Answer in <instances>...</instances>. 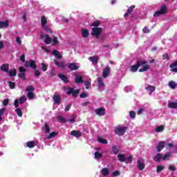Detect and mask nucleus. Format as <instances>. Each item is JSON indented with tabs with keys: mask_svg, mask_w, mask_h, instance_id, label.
<instances>
[{
	"mask_svg": "<svg viewBox=\"0 0 177 177\" xmlns=\"http://www.w3.org/2000/svg\"><path fill=\"white\" fill-rule=\"evenodd\" d=\"M41 38H44V44H46V45H50V44L52 45H57V44H59L57 37H54L53 39H52L48 35H41Z\"/></svg>",
	"mask_w": 177,
	"mask_h": 177,
	"instance_id": "1",
	"label": "nucleus"
},
{
	"mask_svg": "<svg viewBox=\"0 0 177 177\" xmlns=\"http://www.w3.org/2000/svg\"><path fill=\"white\" fill-rule=\"evenodd\" d=\"M138 66L139 67H142L138 70L139 73L147 71V70L150 68V65L147 64V62L146 60H139Z\"/></svg>",
	"mask_w": 177,
	"mask_h": 177,
	"instance_id": "2",
	"label": "nucleus"
},
{
	"mask_svg": "<svg viewBox=\"0 0 177 177\" xmlns=\"http://www.w3.org/2000/svg\"><path fill=\"white\" fill-rule=\"evenodd\" d=\"M64 91L68 95H71L73 97H77V95L80 93V90H74V88L71 87H65L64 88Z\"/></svg>",
	"mask_w": 177,
	"mask_h": 177,
	"instance_id": "3",
	"label": "nucleus"
},
{
	"mask_svg": "<svg viewBox=\"0 0 177 177\" xmlns=\"http://www.w3.org/2000/svg\"><path fill=\"white\" fill-rule=\"evenodd\" d=\"M97 88L100 92H103L104 88H106V84H104V81L102 77L97 78Z\"/></svg>",
	"mask_w": 177,
	"mask_h": 177,
	"instance_id": "4",
	"label": "nucleus"
},
{
	"mask_svg": "<svg viewBox=\"0 0 177 177\" xmlns=\"http://www.w3.org/2000/svg\"><path fill=\"white\" fill-rule=\"evenodd\" d=\"M41 22V26L44 28V30H46L47 32H52V30L49 28V27L46 26V24L48 23V20L46 19V17H42Z\"/></svg>",
	"mask_w": 177,
	"mask_h": 177,
	"instance_id": "5",
	"label": "nucleus"
},
{
	"mask_svg": "<svg viewBox=\"0 0 177 177\" xmlns=\"http://www.w3.org/2000/svg\"><path fill=\"white\" fill-rule=\"evenodd\" d=\"M125 132H127V127H119L115 129V133L120 136H122Z\"/></svg>",
	"mask_w": 177,
	"mask_h": 177,
	"instance_id": "6",
	"label": "nucleus"
},
{
	"mask_svg": "<svg viewBox=\"0 0 177 177\" xmlns=\"http://www.w3.org/2000/svg\"><path fill=\"white\" fill-rule=\"evenodd\" d=\"M167 12V6H162L160 8V10L158 11H156L153 17H158V16H161V15H165V13Z\"/></svg>",
	"mask_w": 177,
	"mask_h": 177,
	"instance_id": "7",
	"label": "nucleus"
},
{
	"mask_svg": "<svg viewBox=\"0 0 177 177\" xmlns=\"http://www.w3.org/2000/svg\"><path fill=\"white\" fill-rule=\"evenodd\" d=\"M102 34V28H93L91 30V35L93 37H99Z\"/></svg>",
	"mask_w": 177,
	"mask_h": 177,
	"instance_id": "8",
	"label": "nucleus"
},
{
	"mask_svg": "<svg viewBox=\"0 0 177 177\" xmlns=\"http://www.w3.org/2000/svg\"><path fill=\"white\" fill-rule=\"evenodd\" d=\"M110 71H111V69L110 68V66H106L102 71V77L104 78H107L109 75H110Z\"/></svg>",
	"mask_w": 177,
	"mask_h": 177,
	"instance_id": "9",
	"label": "nucleus"
},
{
	"mask_svg": "<svg viewBox=\"0 0 177 177\" xmlns=\"http://www.w3.org/2000/svg\"><path fill=\"white\" fill-rule=\"evenodd\" d=\"M137 167L140 171L145 169V160L140 158L137 162Z\"/></svg>",
	"mask_w": 177,
	"mask_h": 177,
	"instance_id": "10",
	"label": "nucleus"
},
{
	"mask_svg": "<svg viewBox=\"0 0 177 177\" xmlns=\"http://www.w3.org/2000/svg\"><path fill=\"white\" fill-rule=\"evenodd\" d=\"M25 67H31V68H37V66H35V61L30 60L28 62H25Z\"/></svg>",
	"mask_w": 177,
	"mask_h": 177,
	"instance_id": "11",
	"label": "nucleus"
},
{
	"mask_svg": "<svg viewBox=\"0 0 177 177\" xmlns=\"http://www.w3.org/2000/svg\"><path fill=\"white\" fill-rule=\"evenodd\" d=\"M20 73L18 75L21 80H26V68L23 67L19 68Z\"/></svg>",
	"mask_w": 177,
	"mask_h": 177,
	"instance_id": "12",
	"label": "nucleus"
},
{
	"mask_svg": "<svg viewBox=\"0 0 177 177\" xmlns=\"http://www.w3.org/2000/svg\"><path fill=\"white\" fill-rule=\"evenodd\" d=\"M146 91L148 92L149 95H151L153 92L156 91V86L152 85H148L146 87Z\"/></svg>",
	"mask_w": 177,
	"mask_h": 177,
	"instance_id": "13",
	"label": "nucleus"
},
{
	"mask_svg": "<svg viewBox=\"0 0 177 177\" xmlns=\"http://www.w3.org/2000/svg\"><path fill=\"white\" fill-rule=\"evenodd\" d=\"M68 68H70L71 71H73L74 70H78V68H80V66L77 63H71L68 65Z\"/></svg>",
	"mask_w": 177,
	"mask_h": 177,
	"instance_id": "14",
	"label": "nucleus"
},
{
	"mask_svg": "<svg viewBox=\"0 0 177 177\" xmlns=\"http://www.w3.org/2000/svg\"><path fill=\"white\" fill-rule=\"evenodd\" d=\"M168 149L171 151L173 149V153H177V147L176 145H174L172 143L167 144L166 145Z\"/></svg>",
	"mask_w": 177,
	"mask_h": 177,
	"instance_id": "15",
	"label": "nucleus"
},
{
	"mask_svg": "<svg viewBox=\"0 0 177 177\" xmlns=\"http://www.w3.org/2000/svg\"><path fill=\"white\" fill-rule=\"evenodd\" d=\"M95 113L97 115H104V114H106V112L104 111V109L103 108H100V109H97L95 110Z\"/></svg>",
	"mask_w": 177,
	"mask_h": 177,
	"instance_id": "16",
	"label": "nucleus"
},
{
	"mask_svg": "<svg viewBox=\"0 0 177 177\" xmlns=\"http://www.w3.org/2000/svg\"><path fill=\"white\" fill-rule=\"evenodd\" d=\"M88 60H90V62H92L93 64H97V62H99V57L97 56L90 57L88 58Z\"/></svg>",
	"mask_w": 177,
	"mask_h": 177,
	"instance_id": "17",
	"label": "nucleus"
},
{
	"mask_svg": "<svg viewBox=\"0 0 177 177\" xmlns=\"http://www.w3.org/2000/svg\"><path fill=\"white\" fill-rule=\"evenodd\" d=\"M59 133L57 132H52L48 135H46L45 138L43 139V140H45L46 139H52V138H55V136H57Z\"/></svg>",
	"mask_w": 177,
	"mask_h": 177,
	"instance_id": "18",
	"label": "nucleus"
},
{
	"mask_svg": "<svg viewBox=\"0 0 177 177\" xmlns=\"http://www.w3.org/2000/svg\"><path fill=\"white\" fill-rule=\"evenodd\" d=\"M38 145V142L35 141H29L26 142L27 147H29V149H32V147H35Z\"/></svg>",
	"mask_w": 177,
	"mask_h": 177,
	"instance_id": "19",
	"label": "nucleus"
},
{
	"mask_svg": "<svg viewBox=\"0 0 177 177\" xmlns=\"http://www.w3.org/2000/svg\"><path fill=\"white\" fill-rule=\"evenodd\" d=\"M70 135H71L72 136H75V138H81L82 134L81 133V132L77 130H74L70 133Z\"/></svg>",
	"mask_w": 177,
	"mask_h": 177,
	"instance_id": "20",
	"label": "nucleus"
},
{
	"mask_svg": "<svg viewBox=\"0 0 177 177\" xmlns=\"http://www.w3.org/2000/svg\"><path fill=\"white\" fill-rule=\"evenodd\" d=\"M0 70L1 71H4V73H9V64H3Z\"/></svg>",
	"mask_w": 177,
	"mask_h": 177,
	"instance_id": "21",
	"label": "nucleus"
},
{
	"mask_svg": "<svg viewBox=\"0 0 177 177\" xmlns=\"http://www.w3.org/2000/svg\"><path fill=\"white\" fill-rule=\"evenodd\" d=\"M43 131L46 135H48V133H50V127H49V125L47 124V123L44 124V127H43Z\"/></svg>",
	"mask_w": 177,
	"mask_h": 177,
	"instance_id": "22",
	"label": "nucleus"
},
{
	"mask_svg": "<svg viewBox=\"0 0 177 177\" xmlns=\"http://www.w3.org/2000/svg\"><path fill=\"white\" fill-rule=\"evenodd\" d=\"M101 174L102 176H109V175L110 174V171H109V168L105 167L101 170Z\"/></svg>",
	"mask_w": 177,
	"mask_h": 177,
	"instance_id": "23",
	"label": "nucleus"
},
{
	"mask_svg": "<svg viewBox=\"0 0 177 177\" xmlns=\"http://www.w3.org/2000/svg\"><path fill=\"white\" fill-rule=\"evenodd\" d=\"M167 107L169 109H177V102H168Z\"/></svg>",
	"mask_w": 177,
	"mask_h": 177,
	"instance_id": "24",
	"label": "nucleus"
},
{
	"mask_svg": "<svg viewBox=\"0 0 177 177\" xmlns=\"http://www.w3.org/2000/svg\"><path fill=\"white\" fill-rule=\"evenodd\" d=\"M153 161H156V162H160L161 160H162V154L158 153L156 156L153 157Z\"/></svg>",
	"mask_w": 177,
	"mask_h": 177,
	"instance_id": "25",
	"label": "nucleus"
},
{
	"mask_svg": "<svg viewBox=\"0 0 177 177\" xmlns=\"http://www.w3.org/2000/svg\"><path fill=\"white\" fill-rule=\"evenodd\" d=\"M165 146V142H159L158 145L156 147L158 151L160 153V151H161V150L163 149Z\"/></svg>",
	"mask_w": 177,
	"mask_h": 177,
	"instance_id": "26",
	"label": "nucleus"
},
{
	"mask_svg": "<svg viewBox=\"0 0 177 177\" xmlns=\"http://www.w3.org/2000/svg\"><path fill=\"white\" fill-rule=\"evenodd\" d=\"M134 8H135V6H131L129 7L127 9V12L124 14V17H127V16H129V15H131V12H133Z\"/></svg>",
	"mask_w": 177,
	"mask_h": 177,
	"instance_id": "27",
	"label": "nucleus"
},
{
	"mask_svg": "<svg viewBox=\"0 0 177 177\" xmlns=\"http://www.w3.org/2000/svg\"><path fill=\"white\" fill-rule=\"evenodd\" d=\"M138 68H139V62H137L136 65L131 66L130 71L131 73H136V71H138Z\"/></svg>",
	"mask_w": 177,
	"mask_h": 177,
	"instance_id": "28",
	"label": "nucleus"
},
{
	"mask_svg": "<svg viewBox=\"0 0 177 177\" xmlns=\"http://www.w3.org/2000/svg\"><path fill=\"white\" fill-rule=\"evenodd\" d=\"M55 66H57L58 67H60L61 68H64L66 67V65L64 64V62H58L56 61V59H54Z\"/></svg>",
	"mask_w": 177,
	"mask_h": 177,
	"instance_id": "29",
	"label": "nucleus"
},
{
	"mask_svg": "<svg viewBox=\"0 0 177 177\" xmlns=\"http://www.w3.org/2000/svg\"><path fill=\"white\" fill-rule=\"evenodd\" d=\"M7 27H9V23L8 21H0V28H7Z\"/></svg>",
	"mask_w": 177,
	"mask_h": 177,
	"instance_id": "30",
	"label": "nucleus"
},
{
	"mask_svg": "<svg viewBox=\"0 0 177 177\" xmlns=\"http://www.w3.org/2000/svg\"><path fill=\"white\" fill-rule=\"evenodd\" d=\"M118 158L121 162H125V161H127V158L124 154H119Z\"/></svg>",
	"mask_w": 177,
	"mask_h": 177,
	"instance_id": "31",
	"label": "nucleus"
},
{
	"mask_svg": "<svg viewBox=\"0 0 177 177\" xmlns=\"http://www.w3.org/2000/svg\"><path fill=\"white\" fill-rule=\"evenodd\" d=\"M82 34L83 38H87V37L89 35V32L86 29H82Z\"/></svg>",
	"mask_w": 177,
	"mask_h": 177,
	"instance_id": "32",
	"label": "nucleus"
},
{
	"mask_svg": "<svg viewBox=\"0 0 177 177\" xmlns=\"http://www.w3.org/2000/svg\"><path fill=\"white\" fill-rule=\"evenodd\" d=\"M53 55L57 58V59H62V55H60V53L56 50H55L53 52Z\"/></svg>",
	"mask_w": 177,
	"mask_h": 177,
	"instance_id": "33",
	"label": "nucleus"
},
{
	"mask_svg": "<svg viewBox=\"0 0 177 177\" xmlns=\"http://www.w3.org/2000/svg\"><path fill=\"white\" fill-rule=\"evenodd\" d=\"M53 98L55 103H57V104H60V95H54Z\"/></svg>",
	"mask_w": 177,
	"mask_h": 177,
	"instance_id": "34",
	"label": "nucleus"
},
{
	"mask_svg": "<svg viewBox=\"0 0 177 177\" xmlns=\"http://www.w3.org/2000/svg\"><path fill=\"white\" fill-rule=\"evenodd\" d=\"M97 141L99 143H102V145H107V140L102 138V137H98Z\"/></svg>",
	"mask_w": 177,
	"mask_h": 177,
	"instance_id": "35",
	"label": "nucleus"
},
{
	"mask_svg": "<svg viewBox=\"0 0 177 177\" xmlns=\"http://www.w3.org/2000/svg\"><path fill=\"white\" fill-rule=\"evenodd\" d=\"M169 157H171V153H167L165 156L162 155V160L167 161V160H169Z\"/></svg>",
	"mask_w": 177,
	"mask_h": 177,
	"instance_id": "36",
	"label": "nucleus"
},
{
	"mask_svg": "<svg viewBox=\"0 0 177 177\" xmlns=\"http://www.w3.org/2000/svg\"><path fill=\"white\" fill-rule=\"evenodd\" d=\"M102 156L103 155L102 154V153H100L99 151H96L94 153V156H95V160H100V158H102Z\"/></svg>",
	"mask_w": 177,
	"mask_h": 177,
	"instance_id": "37",
	"label": "nucleus"
},
{
	"mask_svg": "<svg viewBox=\"0 0 177 177\" xmlns=\"http://www.w3.org/2000/svg\"><path fill=\"white\" fill-rule=\"evenodd\" d=\"M8 73L9 74L10 77H16V74H17V72L16 71V69H13L8 71Z\"/></svg>",
	"mask_w": 177,
	"mask_h": 177,
	"instance_id": "38",
	"label": "nucleus"
},
{
	"mask_svg": "<svg viewBox=\"0 0 177 177\" xmlns=\"http://www.w3.org/2000/svg\"><path fill=\"white\" fill-rule=\"evenodd\" d=\"M169 86L171 88V89H175V88H176L177 84L175 82L171 81L169 83Z\"/></svg>",
	"mask_w": 177,
	"mask_h": 177,
	"instance_id": "39",
	"label": "nucleus"
},
{
	"mask_svg": "<svg viewBox=\"0 0 177 177\" xmlns=\"http://www.w3.org/2000/svg\"><path fill=\"white\" fill-rule=\"evenodd\" d=\"M75 81L76 84H81V83H82V78L81 77H80L79 75H76V77L75 78Z\"/></svg>",
	"mask_w": 177,
	"mask_h": 177,
	"instance_id": "40",
	"label": "nucleus"
},
{
	"mask_svg": "<svg viewBox=\"0 0 177 177\" xmlns=\"http://www.w3.org/2000/svg\"><path fill=\"white\" fill-rule=\"evenodd\" d=\"M59 78H60L61 80H62V81H64V82H68V80H67V77L64 75H62V74H59L58 75Z\"/></svg>",
	"mask_w": 177,
	"mask_h": 177,
	"instance_id": "41",
	"label": "nucleus"
},
{
	"mask_svg": "<svg viewBox=\"0 0 177 177\" xmlns=\"http://www.w3.org/2000/svg\"><path fill=\"white\" fill-rule=\"evenodd\" d=\"M86 89H88L91 86V79H87L85 82Z\"/></svg>",
	"mask_w": 177,
	"mask_h": 177,
	"instance_id": "42",
	"label": "nucleus"
},
{
	"mask_svg": "<svg viewBox=\"0 0 177 177\" xmlns=\"http://www.w3.org/2000/svg\"><path fill=\"white\" fill-rule=\"evenodd\" d=\"M26 100H27V97L24 95L21 97L19 99V104H23V103H24V102H26Z\"/></svg>",
	"mask_w": 177,
	"mask_h": 177,
	"instance_id": "43",
	"label": "nucleus"
},
{
	"mask_svg": "<svg viewBox=\"0 0 177 177\" xmlns=\"http://www.w3.org/2000/svg\"><path fill=\"white\" fill-rule=\"evenodd\" d=\"M15 112L17 113V115H19V117L23 116V112L21 111V109H20L19 108H17L15 110Z\"/></svg>",
	"mask_w": 177,
	"mask_h": 177,
	"instance_id": "44",
	"label": "nucleus"
},
{
	"mask_svg": "<svg viewBox=\"0 0 177 177\" xmlns=\"http://www.w3.org/2000/svg\"><path fill=\"white\" fill-rule=\"evenodd\" d=\"M34 97H35V95H34V93H32V92L28 93V98L30 100H31L32 99H34Z\"/></svg>",
	"mask_w": 177,
	"mask_h": 177,
	"instance_id": "45",
	"label": "nucleus"
},
{
	"mask_svg": "<svg viewBox=\"0 0 177 177\" xmlns=\"http://www.w3.org/2000/svg\"><path fill=\"white\" fill-rule=\"evenodd\" d=\"M164 131V127L163 126H159L156 127V132H162Z\"/></svg>",
	"mask_w": 177,
	"mask_h": 177,
	"instance_id": "46",
	"label": "nucleus"
},
{
	"mask_svg": "<svg viewBox=\"0 0 177 177\" xmlns=\"http://www.w3.org/2000/svg\"><path fill=\"white\" fill-rule=\"evenodd\" d=\"M8 84L10 89H15V86H16V84H15V82H8Z\"/></svg>",
	"mask_w": 177,
	"mask_h": 177,
	"instance_id": "47",
	"label": "nucleus"
},
{
	"mask_svg": "<svg viewBox=\"0 0 177 177\" xmlns=\"http://www.w3.org/2000/svg\"><path fill=\"white\" fill-rule=\"evenodd\" d=\"M100 25V21H94V22L92 24V26H93V27H94V28H97V27H99Z\"/></svg>",
	"mask_w": 177,
	"mask_h": 177,
	"instance_id": "48",
	"label": "nucleus"
},
{
	"mask_svg": "<svg viewBox=\"0 0 177 177\" xmlns=\"http://www.w3.org/2000/svg\"><path fill=\"white\" fill-rule=\"evenodd\" d=\"M35 91V88L32 86H28L27 88H26V91L27 92H34Z\"/></svg>",
	"mask_w": 177,
	"mask_h": 177,
	"instance_id": "49",
	"label": "nucleus"
},
{
	"mask_svg": "<svg viewBox=\"0 0 177 177\" xmlns=\"http://www.w3.org/2000/svg\"><path fill=\"white\" fill-rule=\"evenodd\" d=\"M142 31L144 32V34H148V32H150V29H149V28H147V26H145L143 29Z\"/></svg>",
	"mask_w": 177,
	"mask_h": 177,
	"instance_id": "50",
	"label": "nucleus"
},
{
	"mask_svg": "<svg viewBox=\"0 0 177 177\" xmlns=\"http://www.w3.org/2000/svg\"><path fill=\"white\" fill-rule=\"evenodd\" d=\"M162 169H164V166L159 165L157 167L156 171H157V172H161V171H162Z\"/></svg>",
	"mask_w": 177,
	"mask_h": 177,
	"instance_id": "51",
	"label": "nucleus"
},
{
	"mask_svg": "<svg viewBox=\"0 0 177 177\" xmlns=\"http://www.w3.org/2000/svg\"><path fill=\"white\" fill-rule=\"evenodd\" d=\"M129 115L131 118H135V117H136V113L134 111H131L129 112Z\"/></svg>",
	"mask_w": 177,
	"mask_h": 177,
	"instance_id": "52",
	"label": "nucleus"
},
{
	"mask_svg": "<svg viewBox=\"0 0 177 177\" xmlns=\"http://www.w3.org/2000/svg\"><path fill=\"white\" fill-rule=\"evenodd\" d=\"M41 66H42L41 70H42L43 71H46V70H48V66H46V64L42 63V64H41Z\"/></svg>",
	"mask_w": 177,
	"mask_h": 177,
	"instance_id": "53",
	"label": "nucleus"
},
{
	"mask_svg": "<svg viewBox=\"0 0 177 177\" xmlns=\"http://www.w3.org/2000/svg\"><path fill=\"white\" fill-rule=\"evenodd\" d=\"M113 151L114 154H118V149L116 146H113Z\"/></svg>",
	"mask_w": 177,
	"mask_h": 177,
	"instance_id": "54",
	"label": "nucleus"
},
{
	"mask_svg": "<svg viewBox=\"0 0 177 177\" xmlns=\"http://www.w3.org/2000/svg\"><path fill=\"white\" fill-rule=\"evenodd\" d=\"M72 104L69 103L66 107H65V111H69L70 109H71Z\"/></svg>",
	"mask_w": 177,
	"mask_h": 177,
	"instance_id": "55",
	"label": "nucleus"
},
{
	"mask_svg": "<svg viewBox=\"0 0 177 177\" xmlns=\"http://www.w3.org/2000/svg\"><path fill=\"white\" fill-rule=\"evenodd\" d=\"M162 59H163V60H169V56L168 55L167 53L164 54V55H162Z\"/></svg>",
	"mask_w": 177,
	"mask_h": 177,
	"instance_id": "56",
	"label": "nucleus"
},
{
	"mask_svg": "<svg viewBox=\"0 0 177 177\" xmlns=\"http://www.w3.org/2000/svg\"><path fill=\"white\" fill-rule=\"evenodd\" d=\"M80 97L84 99V97H88V94L86 93H80Z\"/></svg>",
	"mask_w": 177,
	"mask_h": 177,
	"instance_id": "57",
	"label": "nucleus"
},
{
	"mask_svg": "<svg viewBox=\"0 0 177 177\" xmlns=\"http://www.w3.org/2000/svg\"><path fill=\"white\" fill-rule=\"evenodd\" d=\"M169 169H170V171H176V168L175 167V166L171 165H169Z\"/></svg>",
	"mask_w": 177,
	"mask_h": 177,
	"instance_id": "58",
	"label": "nucleus"
},
{
	"mask_svg": "<svg viewBox=\"0 0 177 177\" xmlns=\"http://www.w3.org/2000/svg\"><path fill=\"white\" fill-rule=\"evenodd\" d=\"M58 121H62V122H66V119L62 116H58L57 117Z\"/></svg>",
	"mask_w": 177,
	"mask_h": 177,
	"instance_id": "59",
	"label": "nucleus"
},
{
	"mask_svg": "<svg viewBox=\"0 0 177 177\" xmlns=\"http://www.w3.org/2000/svg\"><path fill=\"white\" fill-rule=\"evenodd\" d=\"M35 77H39L41 75V72L39 70H36L35 72Z\"/></svg>",
	"mask_w": 177,
	"mask_h": 177,
	"instance_id": "60",
	"label": "nucleus"
},
{
	"mask_svg": "<svg viewBox=\"0 0 177 177\" xmlns=\"http://www.w3.org/2000/svg\"><path fill=\"white\" fill-rule=\"evenodd\" d=\"M19 103H20V102H19V100H15V103H14L15 107H16V108L19 107Z\"/></svg>",
	"mask_w": 177,
	"mask_h": 177,
	"instance_id": "61",
	"label": "nucleus"
},
{
	"mask_svg": "<svg viewBox=\"0 0 177 177\" xmlns=\"http://www.w3.org/2000/svg\"><path fill=\"white\" fill-rule=\"evenodd\" d=\"M9 104V100L6 99L3 101V106H6Z\"/></svg>",
	"mask_w": 177,
	"mask_h": 177,
	"instance_id": "62",
	"label": "nucleus"
},
{
	"mask_svg": "<svg viewBox=\"0 0 177 177\" xmlns=\"http://www.w3.org/2000/svg\"><path fill=\"white\" fill-rule=\"evenodd\" d=\"M176 66H177V60L175 62L170 64L169 67L173 68V67H176Z\"/></svg>",
	"mask_w": 177,
	"mask_h": 177,
	"instance_id": "63",
	"label": "nucleus"
},
{
	"mask_svg": "<svg viewBox=\"0 0 177 177\" xmlns=\"http://www.w3.org/2000/svg\"><path fill=\"white\" fill-rule=\"evenodd\" d=\"M118 175H120V171H113V176H118Z\"/></svg>",
	"mask_w": 177,
	"mask_h": 177,
	"instance_id": "64",
	"label": "nucleus"
}]
</instances>
